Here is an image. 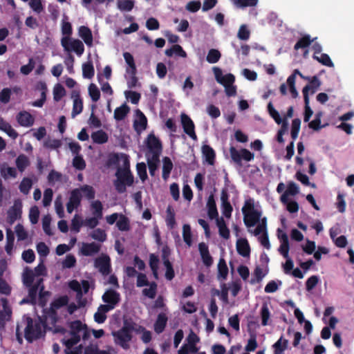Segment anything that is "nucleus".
Returning <instances> with one entry per match:
<instances>
[{"label": "nucleus", "mask_w": 354, "mask_h": 354, "mask_svg": "<svg viewBox=\"0 0 354 354\" xmlns=\"http://www.w3.org/2000/svg\"><path fill=\"white\" fill-rule=\"evenodd\" d=\"M181 123L184 131L189 135L193 140L197 139L196 135L194 131V124L190 118L185 113H182L180 115Z\"/></svg>", "instance_id": "nucleus-14"}, {"label": "nucleus", "mask_w": 354, "mask_h": 354, "mask_svg": "<svg viewBox=\"0 0 354 354\" xmlns=\"http://www.w3.org/2000/svg\"><path fill=\"white\" fill-rule=\"evenodd\" d=\"M202 152L203 156L205 158V160L209 164L213 165L215 153L212 148H211L209 145H203L202 147Z\"/></svg>", "instance_id": "nucleus-32"}, {"label": "nucleus", "mask_w": 354, "mask_h": 354, "mask_svg": "<svg viewBox=\"0 0 354 354\" xmlns=\"http://www.w3.org/2000/svg\"><path fill=\"white\" fill-rule=\"evenodd\" d=\"M207 206L208 208V216L211 219L216 218L218 217V212L216 209L215 201L212 195L209 196Z\"/></svg>", "instance_id": "nucleus-31"}, {"label": "nucleus", "mask_w": 354, "mask_h": 354, "mask_svg": "<svg viewBox=\"0 0 354 354\" xmlns=\"http://www.w3.org/2000/svg\"><path fill=\"white\" fill-rule=\"evenodd\" d=\"M29 164L30 162L28 157L24 154L19 156L16 160V165L20 171H24Z\"/></svg>", "instance_id": "nucleus-36"}, {"label": "nucleus", "mask_w": 354, "mask_h": 354, "mask_svg": "<svg viewBox=\"0 0 354 354\" xmlns=\"http://www.w3.org/2000/svg\"><path fill=\"white\" fill-rule=\"evenodd\" d=\"M116 225L121 231H128L129 230V221L122 214H120L117 222Z\"/></svg>", "instance_id": "nucleus-38"}, {"label": "nucleus", "mask_w": 354, "mask_h": 354, "mask_svg": "<svg viewBox=\"0 0 354 354\" xmlns=\"http://www.w3.org/2000/svg\"><path fill=\"white\" fill-rule=\"evenodd\" d=\"M218 277H222L223 279H225L227 277L228 273V268L223 259H221L219 260L218 264Z\"/></svg>", "instance_id": "nucleus-45"}, {"label": "nucleus", "mask_w": 354, "mask_h": 354, "mask_svg": "<svg viewBox=\"0 0 354 354\" xmlns=\"http://www.w3.org/2000/svg\"><path fill=\"white\" fill-rule=\"evenodd\" d=\"M66 94L64 88L60 85L57 84L53 90L54 100L55 101H59L61 98Z\"/></svg>", "instance_id": "nucleus-58"}, {"label": "nucleus", "mask_w": 354, "mask_h": 354, "mask_svg": "<svg viewBox=\"0 0 354 354\" xmlns=\"http://www.w3.org/2000/svg\"><path fill=\"white\" fill-rule=\"evenodd\" d=\"M212 70H213L215 78L219 84L223 85L225 83H234V82L235 77L232 74L228 73L225 75H223L221 69L218 67H214Z\"/></svg>", "instance_id": "nucleus-16"}, {"label": "nucleus", "mask_w": 354, "mask_h": 354, "mask_svg": "<svg viewBox=\"0 0 354 354\" xmlns=\"http://www.w3.org/2000/svg\"><path fill=\"white\" fill-rule=\"evenodd\" d=\"M22 259L28 263H31L35 259V255L32 250L28 249L23 252Z\"/></svg>", "instance_id": "nucleus-62"}, {"label": "nucleus", "mask_w": 354, "mask_h": 354, "mask_svg": "<svg viewBox=\"0 0 354 354\" xmlns=\"http://www.w3.org/2000/svg\"><path fill=\"white\" fill-rule=\"evenodd\" d=\"M230 153L232 160L237 163H239L241 159L246 161H250L254 158V155L245 149L238 151L234 147H231L230 149Z\"/></svg>", "instance_id": "nucleus-11"}, {"label": "nucleus", "mask_w": 354, "mask_h": 354, "mask_svg": "<svg viewBox=\"0 0 354 354\" xmlns=\"http://www.w3.org/2000/svg\"><path fill=\"white\" fill-rule=\"evenodd\" d=\"M198 250L203 263L207 266H210L213 263V260L209 253L207 245L204 243H201L198 245Z\"/></svg>", "instance_id": "nucleus-20"}, {"label": "nucleus", "mask_w": 354, "mask_h": 354, "mask_svg": "<svg viewBox=\"0 0 354 354\" xmlns=\"http://www.w3.org/2000/svg\"><path fill=\"white\" fill-rule=\"evenodd\" d=\"M320 86V80L317 76H313L310 80V84L306 85L303 88L304 98L306 99V96H308V91H310L312 94L315 93Z\"/></svg>", "instance_id": "nucleus-19"}, {"label": "nucleus", "mask_w": 354, "mask_h": 354, "mask_svg": "<svg viewBox=\"0 0 354 354\" xmlns=\"http://www.w3.org/2000/svg\"><path fill=\"white\" fill-rule=\"evenodd\" d=\"M61 44L65 51L69 53L73 51L79 56L82 55L84 50V44L80 39L68 36L62 38Z\"/></svg>", "instance_id": "nucleus-7"}, {"label": "nucleus", "mask_w": 354, "mask_h": 354, "mask_svg": "<svg viewBox=\"0 0 354 354\" xmlns=\"http://www.w3.org/2000/svg\"><path fill=\"white\" fill-rule=\"evenodd\" d=\"M221 200L222 202V212L225 217L230 218L231 216L232 207L228 202V196L226 192H222Z\"/></svg>", "instance_id": "nucleus-25"}, {"label": "nucleus", "mask_w": 354, "mask_h": 354, "mask_svg": "<svg viewBox=\"0 0 354 354\" xmlns=\"http://www.w3.org/2000/svg\"><path fill=\"white\" fill-rule=\"evenodd\" d=\"M173 164L171 161V160L165 157L163 159V167H162V178L164 179H167L172 169Z\"/></svg>", "instance_id": "nucleus-40"}, {"label": "nucleus", "mask_w": 354, "mask_h": 354, "mask_svg": "<svg viewBox=\"0 0 354 354\" xmlns=\"http://www.w3.org/2000/svg\"><path fill=\"white\" fill-rule=\"evenodd\" d=\"M69 287L76 292V299L78 303L79 307L84 306L86 304V300L82 299V286L81 284L76 280H73L69 283Z\"/></svg>", "instance_id": "nucleus-18"}, {"label": "nucleus", "mask_w": 354, "mask_h": 354, "mask_svg": "<svg viewBox=\"0 0 354 354\" xmlns=\"http://www.w3.org/2000/svg\"><path fill=\"white\" fill-rule=\"evenodd\" d=\"M15 233L18 241H24L28 238V232L21 224H17L15 227Z\"/></svg>", "instance_id": "nucleus-54"}, {"label": "nucleus", "mask_w": 354, "mask_h": 354, "mask_svg": "<svg viewBox=\"0 0 354 354\" xmlns=\"http://www.w3.org/2000/svg\"><path fill=\"white\" fill-rule=\"evenodd\" d=\"M167 321V317L164 313H160L154 325V330L156 333H160L163 331Z\"/></svg>", "instance_id": "nucleus-30"}, {"label": "nucleus", "mask_w": 354, "mask_h": 354, "mask_svg": "<svg viewBox=\"0 0 354 354\" xmlns=\"http://www.w3.org/2000/svg\"><path fill=\"white\" fill-rule=\"evenodd\" d=\"M82 72L85 78L91 79L94 75V68L91 62L83 64Z\"/></svg>", "instance_id": "nucleus-44"}, {"label": "nucleus", "mask_w": 354, "mask_h": 354, "mask_svg": "<svg viewBox=\"0 0 354 354\" xmlns=\"http://www.w3.org/2000/svg\"><path fill=\"white\" fill-rule=\"evenodd\" d=\"M46 275V267L41 261L34 270L26 267L22 273V280L25 286L29 288V297L32 304L36 303L37 295L39 290V303L45 305L44 298L49 296L48 291H44L43 277Z\"/></svg>", "instance_id": "nucleus-1"}, {"label": "nucleus", "mask_w": 354, "mask_h": 354, "mask_svg": "<svg viewBox=\"0 0 354 354\" xmlns=\"http://www.w3.org/2000/svg\"><path fill=\"white\" fill-rule=\"evenodd\" d=\"M100 250L101 245L95 242L82 243L80 252L84 256L90 257L97 254Z\"/></svg>", "instance_id": "nucleus-13"}, {"label": "nucleus", "mask_w": 354, "mask_h": 354, "mask_svg": "<svg viewBox=\"0 0 354 354\" xmlns=\"http://www.w3.org/2000/svg\"><path fill=\"white\" fill-rule=\"evenodd\" d=\"M0 129L6 132L12 139H15L18 136L15 130L2 118H0Z\"/></svg>", "instance_id": "nucleus-28"}, {"label": "nucleus", "mask_w": 354, "mask_h": 354, "mask_svg": "<svg viewBox=\"0 0 354 354\" xmlns=\"http://www.w3.org/2000/svg\"><path fill=\"white\" fill-rule=\"evenodd\" d=\"M88 93L93 102H97L100 99V92L95 84H91L89 85Z\"/></svg>", "instance_id": "nucleus-50"}, {"label": "nucleus", "mask_w": 354, "mask_h": 354, "mask_svg": "<svg viewBox=\"0 0 354 354\" xmlns=\"http://www.w3.org/2000/svg\"><path fill=\"white\" fill-rule=\"evenodd\" d=\"M261 324L263 326L268 325V319L270 317V313L268 307V305L266 304H263L261 308Z\"/></svg>", "instance_id": "nucleus-52"}, {"label": "nucleus", "mask_w": 354, "mask_h": 354, "mask_svg": "<svg viewBox=\"0 0 354 354\" xmlns=\"http://www.w3.org/2000/svg\"><path fill=\"white\" fill-rule=\"evenodd\" d=\"M216 223L218 228L219 234L225 239H229L230 231L226 226L224 219L223 218H216Z\"/></svg>", "instance_id": "nucleus-29"}, {"label": "nucleus", "mask_w": 354, "mask_h": 354, "mask_svg": "<svg viewBox=\"0 0 354 354\" xmlns=\"http://www.w3.org/2000/svg\"><path fill=\"white\" fill-rule=\"evenodd\" d=\"M183 236L184 241L190 246L192 245V232L190 226L185 224L183 227Z\"/></svg>", "instance_id": "nucleus-49"}, {"label": "nucleus", "mask_w": 354, "mask_h": 354, "mask_svg": "<svg viewBox=\"0 0 354 354\" xmlns=\"http://www.w3.org/2000/svg\"><path fill=\"white\" fill-rule=\"evenodd\" d=\"M80 193L82 192L84 196L88 200L93 199L95 197V190L91 186L84 185L80 189Z\"/></svg>", "instance_id": "nucleus-53"}, {"label": "nucleus", "mask_w": 354, "mask_h": 354, "mask_svg": "<svg viewBox=\"0 0 354 354\" xmlns=\"http://www.w3.org/2000/svg\"><path fill=\"white\" fill-rule=\"evenodd\" d=\"M236 249L239 254L243 257H248L250 254V246L245 239H241L237 241Z\"/></svg>", "instance_id": "nucleus-27"}, {"label": "nucleus", "mask_w": 354, "mask_h": 354, "mask_svg": "<svg viewBox=\"0 0 354 354\" xmlns=\"http://www.w3.org/2000/svg\"><path fill=\"white\" fill-rule=\"evenodd\" d=\"M136 117L134 121L135 129L136 131L140 132L146 129L147 118L140 110L136 111Z\"/></svg>", "instance_id": "nucleus-22"}, {"label": "nucleus", "mask_w": 354, "mask_h": 354, "mask_svg": "<svg viewBox=\"0 0 354 354\" xmlns=\"http://www.w3.org/2000/svg\"><path fill=\"white\" fill-rule=\"evenodd\" d=\"M90 337V334L87 328L80 321L72 322L71 326V337L66 339H63L62 342L66 347L65 350L66 354H80L82 346L80 345L75 351H69L74 345L77 344L82 338L83 340L87 339Z\"/></svg>", "instance_id": "nucleus-3"}, {"label": "nucleus", "mask_w": 354, "mask_h": 354, "mask_svg": "<svg viewBox=\"0 0 354 354\" xmlns=\"http://www.w3.org/2000/svg\"><path fill=\"white\" fill-rule=\"evenodd\" d=\"M268 111L270 115L272 117V118L275 120L277 124L281 123V117L277 111H276L272 104V102H269L268 104Z\"/></svg>", "instance_id": "nucleus-61"}, {"label": "nucleus", "mask_w": 354, "mask_h": 354, "mask_svg": "<svg viewBox=\"0 0 354 354\" xmlns=\"http://www.w3.org/2000/svg\"><path fill=\"white\" fill-rule=\"evenodd\" d=\"M129 111V107L126 104H124L115 110L114 118L116 120H122L126 117Z\"/></svg>", "instance_id": "nucleus-34"}, {"label": "nucleus", "mask_w": 354, "mask_h": 354, "mask_svg": "<svg viewBox=\"0 0 354 354\" xmlns=\"http://www.w3.org/2000/svg\"><path fill=\"white\" fill-rule=\"evenodd\" d=\"M91 138L95 142L98 144L104 143L108 140L106 133L102 131H97L96 132H94L91 135Z\"/></svg>", "instance_id": "nucleus-41"}, {"label": "nucleus", "mask_w": 354, "mask_h": 354, "mask_svg": "<svg viewBox=\"0 0 354 354\" xmlns=\"http://www.w3.org/2000/svg\"><path fill=\"white\" fill-rule=\"evenodd\" d=\"M212 70H213L215 78L219 84L223 85L225 83H234V82L235 77L232 74L228 73L225 75H223L221 69L218 67H214Z\"/></svg>", "instance_id": "nucleus-15"}, {"label": "nucleus", "mask_w": 354, "mask_h": 354, "mask_svg": "<svg viewBox=\"0 0 354 354\" xmlns=\"http://www.w3.org/2000/svg\"><path fill=\"white\" fill-rule=\"evenodd\" d=\"M32 186V181L28 178H25L22 180L19 185V190L24 194H28L30 189Z\"/></svg>", "instance_id": "nucleus-43"}, {"label": "nucleus", "mask_w": 354, "mask_h": 354, "mask_svg": "<svg viewBox=\"0 0 354 354\" xmlns=\"http://www.w3.org/2000/svg\"><path fill=\"white\" fill-rule=\"evenodd\" d=\"M82 198V194L80 193V190L79 189H73L71 193V196L69 198V201L72 203H75L78 205L80 204Z\"/></svg>", "instance_id": "nucleus-63"}, {"label": "nucleus", "mask_w": 354, "mask_h": 354, "mask_svg": "<svg viewBox=\"0 0 354 354\" xmlns=\"http://www.w3.org/2000/svg\"><path fill=\"white\" fill-rule=\"evenodd\" d=\"M71 97L73 100V106L71 115L72 117L74 118L82 112L83 108V103L82 100L80 98V92L78 91H73L71 93Z\"/></svg>", "instance_id": "nucleus-17"}, {"label": "nucleus", "mask_w": 354, "mask_h": 354, "mask_svg": "<svg viewBox=\"0 0 354 354\" xmlns=\"http://www.w3.org/2000/svg\"><path fill=\"white\" fill-rule=\"evenodd\" d=\"M92 209L94 210L93 214L97 218H100L102 216V205L100 201H93L91 203Z\"/></svg>", "instance_id": "nucleus-55"}, {"label": "nucleus", "mask_w": 354, "mask_h": 354, "mask_svg": "<svg viewBox=\"0 0 354 354\" xmlns=\"http://www.w3.org/2000/svg\"><path fill=\"white\" fill-rule=\"evenodd\" d=\"M17 119L20 125L24 127H30L34 123L33 117L26 111L20 112L17 115Z\"/></svg>", "instance_id": "nucleus-23"}, {"label": "nucleus", "mask_w": 354, "mask_h": 354, "mask_svg": "<svg viewBox=\"0 0 354 354\" xmlns=\"http://www.w3.org/2000/svg\"><path fill=\"white\" fill-rule=\"evenodd\" d=\"M22 203L20 200H16L13 205L8 211V222L12 225L16 220L19 219L21 216Z\"/></svg>", "instance_id": "nucleus-12"}, {"label": "nucleus", "mask_w": 354, "mask_h": 354, "mask_svg": "<svg viewBox=\"0 0 354 354\" xmlns=\"http://www.w3.org/2000/svg\"><path fill=\"white\" fill-rule=\"evenodd\" d=\"M136 167H137L138 174L140 176V179L142 181H145L147 178V167H146L145 163H144V162L138 163Z\"/></svg>", "instance_id": "nucleus-64"}, {"label": "nucleus", "mask_w": 354, "mask_h": 354, "mask_svg": "<svg viewBox=\"0 0 354 354\" xmlns=\"http://www.w3.org/2000/svg\"><path fill=\"white\" fill-rule=\"evenodd\" d=\"M89 235L92 239L100 242H104L106 239L105 232L100 228L94 230Z\"/></svg>", "instance_id": "nucleus-42"}, {"label": "nucleus", "mask_w": 354, "mask_h": 354, "mask_svg": "<svg viewBox=\"0 0 354 354\" xmlns=\"http://www.w3.org/2000/svg\"><path fill=\"white\" fill-rule=\"evenodd\" d=\"M94 267L104 276L111 272V259L106 254H101L94 260Z\"/></svg>", "instance_id": "nucleus-8"}, {"label": "nucleus", "mask_w": 354, "mask_h": 354, "mask_svg": "<svg viewBox=\"0 0 354 354\" xmlns=\"http://www.w3.org/2000/svg\"><path fill=\"white\" fill-rule=\"evenodd\" d=\"M253 233L255 236H258L262 234V235L259 237V241L261 242V245L263 247H265L267 249L270 248V245L266 230V218H263L261 220V222L258 224Z\"/></svg>", "instance_id": "nucleus-10"}, {"label": "nucleus", "mask_w": 354, "mask_h": 354, "mask_svg": "<svg viewBox=\"0 0 354 354\" xmlns=\"http://www.w3.org/2000/svg\"><path fill=\"white\" fill-rule=\"evenodd\" d=\"M288 345V340L283 339L281 337L274 344L275 348L274 354H281L282 352L286 348Z\"/></svg>", "instance_id": "nucleus-46"}, {"label": "nucleus", "mask_w": 354, "mask_h": 354, "mask_svg": "<svg viewBox=\"0 0 354 354\" xmlns=\"http://www.w3.org/2000/svg\"><path fill=\"white\" fill-rule=\"evenodd\" d=\"M22 322L25 325L24 337L28 342L31 343L44 335L45 330L39 319L24 316Z\"/></svg>", "instance_id": "nucleus-5"}, {"label": "nucleus", "mask_w": 354, "mask_h": 354, "mask_svg": "<svg viewBox=\"0 0 354 354\" xmlns=\"http://www.w3.org/2000/svg\"><path fill=\"white\" fill-rule=\"evenodd\" d=\"M250 35V31L245 24L241 25L237 33V37L241 40H248Z\"/></svg>", "instance_id": "nucleus-47"}, {"label": "nucleus", "mask_w": 354, "mask_h": 354, "mask_svg": "<svg viewBox=\"0 0 354 354\" xmlns=\"http://www.w3.org/2000/svg\"><path fill=\"white\" fill-rule=\"evenodd\" d=\"M221 54L217 49H210L207 55V61L210 64L216 63L221 58Z\"/></svg>", "instance_id": "nucleus-39"}, {"label": "nucleus", "mask_w": 354, "mask_h": 354, "mask_svg": "<svg viewBox=\"0 0 354 354\" xmlns=\"http://www.w3.org/2000/svg\"><path fill=\"white\" fill-rule=\"evenodd\" d=\"M147 158H159L162 151V146L160 140L154 135L149 136L147 138Z\"/></svg>", "instance_id": "nucleus-9"}, {"label": "nucleus", "mask_w": 354, "mask_h": 354, "mask_svg": "<svg viewBox=\"0 0 354 354\" xmlns=\"http://www.w3.org/2000/svg\"><path fill=\"white\" fill-rule=\"evenodd\" d=\"M117 6L121 11H131L134 6V1L133 0H122L117 3Z\"/></svg>", "instance_id": "nucleus-37"}, {"label": "nucleus", "mask_w": 354, "mask_h": 354, "mask_svg": "<svg viewBox=\"0 0 354 354\" xmlns=\"http://www.w3.org/2000/svg\"><path fill=\"white\" fill-rule=\"evenodd\" d=\"M102 299L105 303L109 304V305L114 306L119 301V295L114 290H108L106 291Z\"/></svg>", "instance_id": "nucleus-26"}, {"label": "nucleus", "mask_w": 354, "mask_h": 354, "mask_svg": "<svg viewBox=\"0 0 354 354\" xmlns=\"http://www.w3.org/2000/svg\"><path fill=\"white\" fill-rule=\"evenodd\" d=\"M142 330L141 326L131 320H124L123 326L118 331L113 332L115 342L124 349L129 348V342L131 340V333Z\"/></svg>", "instance_id": "nucleus-4"}, {"label": "nucleus", "mask_w": 354, "mask_h": 354, "mask_svg": "<svg viewBox=\"0 0 354 354\" xmlns=\"http://www.w3.org/2000/svg\"><path fill=\"white\" fill-rule=\"evenodd\" d=\"M149 285V288H145L142 290V293L149 298L153 299L156 295L157 284L155 282H152Z\"/></svg>", "instance_id": "nucleus-48"}, {"label": "nucleus", "mask_w": 354, "mask_h": 354, "mask_svg": "<svg viewBox=\"0 0 354 354\" xmlns=\"http://www.w3.org/2000/svg\"><path fill=\"white\" fill-rule=\"evenodd\" d=\"M314 58L316 59L319 62L327 66L332 67L333 64L330 60L329 56L326 54H321L320 56L314 55Z\"/></svg>", "instance_id": "nucleus-59"}, {"label": "nucleus", "mask_w": 354, "mask_h": 354, "mask_svg": "<svg viewBox=\"0 0 354 354\" xmlns=\"http://www.w3.org/2000/svg\"><path fill=\"white\" fill-rule=\"evenodd\" d=\"M3 310L0 311V325L3 326L5 323L8 322L11 317V310L8 306V302L6 299H1Z\"/></svg>", "instance_id": "nucleus-21"}, {"label": "nucleus", "mask_w": 354, "mask_h": 354, "mask_svg": "<svg viewBox=\"0 0 354 354\" xmlns=\"http://www.w3.org/2000/svg\"><path fill=\"white\" fill-rule=\"evenodd\" d=\"M118 167L115 176L114 185L119 193L126 191V186H131L133 183V176L129 169V160L125 154H121L118 158Z\"/></svg>", "instance_id": "nucleus-2"}, {"label": "nucleus", "mask_w": 354, "mask_h": 354, "mask_svg": "<svg viewBox=\"0 0 354 354\" xmlns=\"http://www.w3.org/2000/svg\"><path fill=\"white\" fill-rule=\"evenodd\" d=\"M258 0H234V4L239 8L255 6Z\"/></svg>", "instance_id": "nucleus-57"}, {"label": "nucleus", "mask_w": 354, "mask_h": 354, "mask_svg": "<svg viewBox=\"0 0 354 354\" xmlns=\"http://www.w3.org/2000/svg\"><path fill=\"white\" fill-rule=\"evenodd\" d=\"M243 214V221L245 225L248 227H253L258 222H261L260 217L261 213L254 208V203L251 199L245 202V205L242 208Z\"/></svg>", "instance_id": "nucleus-6"}, {"label": "nucleus", "mask_w": 354, "mask_h": 354, "mask_svg": "<svg viewBox=\"0 0 354 354\" xmlns=\"http://www.w3.org/2000/svg\"><path fill=\"white\" fill-rule=\"evenodd\" d=\"M124 58L129 65V68L127 69V72L129 74L136 73V67L134 62V59L131 53L126 52L123 54Z\"/></svg>", "instance_id": "nucleus-35"}, {"label": "nucleus", "mask_w": 354, "mask_h": 354, "mask_svg": "<svg viewBox=\"0 0 354 354\" xmlns=\"http://www.w3.org/2000/svg\"><path fill=\"white\" fill-rule=\"evenodd\" d=\"M55 207L59 217L63 218L64 216V212L62 205V197L60 196H57L55 201Z\"/></svg>", "instance_id": "nucleus-60"}, {"label": "nucleus", "mask_w": 354, "mask_h": 354, "mask_svg": "<svg viewBox=\"0 0 354 354\" xmlns=\"http://www.w3.org/2000/svg\"><path fill=\"white\" fill-rule=\"evenodd\" d=\"M174 53L182 57H187L185 51L180 45L178 44H175L170 49H167L165 50V55L168 57H171Z\"/></svg>", "instance_id": "nucleus-33"}, {"label": "nucleus", "mask_w": 354, "mask_h": 354, "mask_svg": "<svg viewBox=\"0 0 354 354\" xmlns=\"http://www.w3.org/2000/svg\"><path fill=\"white\" fill-rule=\"evenodd\" d=\"M79 35L88 46L93 45V35L88 28L84 26H80L79 28Z\"/></svg>", "instance_id": "nucleus-24"}, {"label": "nucleus", "mask_w": 354, "mask_h": 354, "mask_svg": "<svg viewBox=\"0 0 354 354\" xmlns=\"http://www.w3.org/2000/svg\"><path fill=\"white\" fill-rule=\"evenodd\" d=\"M301 120L298 118H295L292 122L291 127V137L293 140H295L299 132Z\"/></svg>", "instance_id": "nucleus-51"}, {"label": "nucleus", "mask_w": 354, "mask_h": 354, "mask_svg": "<svg viewBox=\"0 0 354 354\" xmlns=\"http://www.w3.org/2000/svg\"><path fill=\"white\" fill-rule=\"evenodd\" d=\"M147 164L149 168V173L151 176H154L155 171L158 167L159 158H147Z\"/></svg>", "instance_id": "nucleus-56"}]
</instances>
